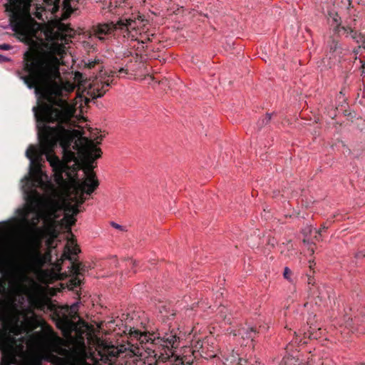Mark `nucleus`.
<instances>
[{"label":"nucleus","mask_w":365,"mask_h":365,"mask_svg":"<svg viewBox=\"0 0 365 365\" xmlns=\"http://www.w3.org/2000/svg\"><path fill=\"white\" fill-rule=\"evenodd\" d=\"M36 121V145L26 150L29 174L21 180L26 202L0 227V274L9 278L16 292L34 300L40 285L29 277L51 262L49 252L39 250L58 236V219L71 230L78 207L88 195V138L76 129L84 110H32Z\"/></svg>","instance_id":"1"},{"label":"nucleus","mask_w":365,"mask_h":365,"mask_svg":"<svg viewBox=\"0 0 365 365\" xmlns=\"http://www.w3.org/2000/svg\"><path fill=\"white\" fill-rule=\"evenodd\" d=\"M73 30L61 20L51 21L44 29L46 39L52 41L45 45L46 50H28L24 53L22 70L26 75L21 76L29 89L34 91H86L90 87L79 71L73 74V81H63L61 76L60 58L66 53L64 43H68Z\"/></svg>","instance_id":"2"},{"label":"nucleus","mask_w":365,"mask_h":365,"mask_svg":"<svg viewBox=\"0 0 365 365\" xmlns=\"http://www.w3.org/2000/svg\"><path fill=\"white\" fill-rule=\"evenodd\" d=\"M130 341L119 346L106 347L99 352L100 359L103 361H112L115 356L135 357V365H158L156 358L163 361L168 360L171 365H191L192 355L179 356L173 349L178 337L173 331L165 333L160 337L155 333L141 332L132 328L130 329Z\"/></svg>","instance_id":"3"},{"label":"nucleus","mask_w":365,"mask_h":365,"mask_svg":"<svg viewBox=\"0 0 365 365\" xmlns=\"http://www.w3.org/2000/svg\"><path fill=\"white\" fill-rule=\"evenodd\" d=\"M48 5L52 6V11L59 8L60 0H43ZM71 0H63V6L66 10L62 19H66L72 13ZM31 0H8L6 10L10 12L9 25L11 30L19 36L22 41H29L35 35V23L30 16Z\"/></svg>","instance_id":"4"},{"label":"nucleus","mask_w":365,"mask_h":365,"mask_svg":"<svg viewBox=\"0 0 365 365\" xmlns=\"http://www.w3.org/2000/svg\"><path fill=\"white\" fill-rule=\"evenodd\" d=\"M0 350L2 352L1 365H17V354L24 349V329L18 319L11 317L5 307H0Z\"/></svg>","instance_id":"5"},{"label":"nucleus","mask_w":365,"mask_h":365,"mask_svg":"<svg viewBox=\"0 0 365 365\" xmlns=\"http://www.w3.org/2000/svg\"><path fill=\"white\" fill-rule=\"evenodd\" d=\"M148 24V21L141 16L133 15L132 17L122 16L115 24L113 21L98 24L93 26V30L94 35L100 40H104L106 36L112 34L117 29L126 32L133 40H138L139 36L143 38L144 35L149 40L146 34Z\"/></svg>","instance_id":"6"},{"label":"nucleus","mask_w":365,"mask_h":365,"mask_svg":"<svg viewBox=\"0 0 365 365\" xmlns=\"http://www.w3.org/2000/svg\"><path fill=\"white\" fill-rule=\"evenodd\" d=\"M78 252L79 249L74 245L73 242H68L61 257L62 261L68 260L71 263V265L68 266L71 275L69 282L72 289L80 287L82 282V274L87 270L85 265L76 260V256Z\"/></svg>","instance_id":"7"},{"label":"nucleus","mask_w":365,"mask_h":365,"mask_svg":"<svg viewBox=\"0 0 365 365\" xmlns=\"http://www.w3.org/2000/svg\"><path fill=\"white\" fill-rule=\"evenodd\" d=\"M58 346L48 339L41 341L37 345V351L35 354V359L41 363L43 361H53L59 360L54 353L58 352Z\"/></svg>","instance_id":"8"},{"label":"nucleus","mask_w":365,"mask_h":365,"mask_svg":"<svg viewBox=\"0 0 365 365\" xmlns=\"http://www.w3.org/2000/svg\"><path fill=\"white\" fill-rule=\"evenodd\" d=\"M341 30L344 31V34H346V36H350L357 43H359L358 49L356 51V53H360L361 55L363 51H365V38L356 31L352 30L350 28L341 27Z\"/></svg>","instance_id":"9"},{"label":"nucleus","mask_w":365,"mask_h":365,"mask_svg":"<svg viewBox=\"0 0 365 365\" xmlns=\"http://www.w3.org/2000/svg\"><path fill=\"white\" fill-rule=\"evenodd\" d=\"M57 327L62 330L66 335L76 329V324L67 315L58 319Z\"/></svg>","instance_id":"10"},{"label":"nucleus","mask_w":365,"mask_h":365,"mask_svg":"<svg viewBox=\"0 0 365 365\" xmlns=\"http://www.w3.org/2000/svg\"><path fill=\"white\" fill-rule=\"evenodd\" d=\"M223 359L225 365H252L247 360L239 357V354L234 351L230 355L224 356Z\"/></svg>","instance_id":"11"},{"label":"nucleus","mask_w":365,"mask_h":365,"mask_svg":"<svg viewBox=\"0 0 365 365\" xmlns=\"http://www.w3.org/2000/svg\"><path fill=\"white\" fill-rule=\"evenodd\" d=\"M342 49L337 41H332L329 45L328 56L332 61H339L341 58Z\"/></svg>","instance_id":"12"},{"label":"nucleus","mask_w":365,"mask_h":365,"mask_svg":"<svg viewBox=\"0 0 365 365\" xmlns=\"http://www.w3.org/2000/svg\"><path fill=\"white\" fill-rule=\"evenodd\" d=\"M320 302L323 306H327L331 303L333 299L331 295V289L327 288L326 287H320L318 288V295L317 296Z\"/></svg>","instance_id":"13"},{"label":"nucleus","mask_w":365,"mask_h":365,"mask_svg":"<svg viewBox=\"0 0 365 365\" xmlns=\"http://www.w3.org/2000/svg\"><path fill=\"white\" fill-rule=\"evenodd\" d=\"M123 73L126 74V71L123 68H120L119 69H116L115 71H110V75L101 80V89H105L106 87H108L111 83H113L115 75L118 76Z\"/></svg>","instance_id":"14"},{"label":"nucleus","mask_w":365,"mask_h":365,"mask_svg":"<svg viewBox=\"0 0 365 365\" xmlns=\"http://www.w3.org/2000/svg\"><path fill=\"white\" fill-rule=\"evenodd\" d=\"M112 346L113 345H108L107 344H106V343H104L103 341H101V344H98V352H97L96 355L93 356L94 361L96 362H98V361H102L104 364H108L109 365H114V364L115 363V359L117 358H118L119 356H115V357L113 358L112 361L109 360V361H108V362H106V361H103V360H101L100 359L101 357L99 356V352L103 351V349L106 347H107V346ZM78 365H91V364H88V363H87L86 361H81Z\"/></svg>","instance_id":"15"},{"label":"nucleus","mask_w":365,"mask_h":365,"mask_svg":"<svg viewBox=\"0 0 365 365\" xmlns=\"http://www.w3.org/2000/svg\"><path fill=\"white\" fill-rule=\"evenodd\" d=\"M192 349L190 348H186L185 352L187 350L189 353H192V355L198 352L201 356H202V354L205 352L204 342L198 339L192 341Z\"/></svg>","instance_id":"16"},{"label":"nucleus","mask_w":365,"mask_h":365,"mask_svg":"<svg viewBox=\"0 0 365 365\" xmlns=\"http://www.w3.org/2000/svg\"><path fill=\"white\" fill-rule=\"evenodd\" d=\"M329 22L336 27L339 32H341V27L340 28L341 18L336 12H330L328 15Z\"/></svg>","instance_id":"17"},{"label":"nucleus","mask_w":365,"mask_h":365,"mask_svg":"<svg viewBox=\"0 0 365 365\" xmlns=\"http://www.w3.org/2000/svg\"><path fill=\"white\" fill-rule=\"evenodd\" d=\"M243 333H240L243 336V337H246L248 339H250L251 341L253 340V338L255 337L256 334V330L253 327H248L246 331L245 329Z\"/></svg>","instance_id":"18"},{"label":"nucleus","mask_w":365,"mask_h":365,"mask_svg":"<svg viewBox=\"0 0 365 365\" xmlns=\"http://www.w3.org/2000/svg\"><path fill=\"white\" fill-rule=\"evenodd\" d=\"M227 309L225 307H221L219 308V313L221 314V317L224 318V320L227 323H231V319L227 317L226 314L224 315L227 312Z\"/></svg>","instance_id":"19"},{"label":"nucleus","mask_w":365,"mask_h":365,"mask_svg":"<svg viewBox=\"0 0 365 365\" xmlns=\"http://www.w3.org/2000/svg\"><path fill=\"white\" fill-rule=\"evenodd\" d=\"M80 303V302H73L70 307L69 314H76L77 313Z\"/></svg>","instance_id":"20"},{"label":"nucleus","mask_w":365,"mask_h":365,"mask_svg":"<svg viewBox=\"0 0 365 365\" xmlns=\"http://www.w3.org/2000/svg\"><path fill=\"white\" fill-rule=\"evenodd\" d=\"M271 118H272V114L267 113L266 114V115L262 119L259 120V123L260 124L261 126L266 125L270 121Z\"/></svg>","instance_id":"21"},{"label":"nucleus","mask_w":365,"mask_h":365,"mask_svg":"<svg viewBox=\"0 0 365 365\" xmlns=\"http://www.w3.org/2000/svg\"><path fill=\"white\" fill-rule=\"evenodd\" d=\"M271 118H272V114L267 113L266 114V115L262 119L259 120V123L260 124L261 126L266 125L270 121Z\"/></svg>","instance_id":"22"},{"label":"nucleus","mask_w":365,"mask_h":365,"mask_svg":"<svg viewBox=\"0 0 365 365\" xmlns=\"http://www.w3.org/2000/svg\"><path fill=\"white\" fill-rule=\"evenodd\" d=\"M99 59L88 60V62L85 63L86 67L88 68H93L96 64L99 63Z\"/></svg>","instance_id":"23"},{"label":"nucleus","mask_w":365,"mask_h":365,"mask_svg":"<svg viewBox=\"0 0 365 365\" xmlns=\"http://www.w3.org/2000/svg\"><path fill=\"white\" fill-rule=\"evenodd\" d=\"M356 101L365 106V93H357Z\"/></svg>","instance_id":"24"},{"label":"nucleus","mask_w":365,"mask_h":365,"mask_svg":"<svg viewBox=\"0 0 365 365\" xmlns=\"http://www.w3.org/2000/svg\"><path fill=\"white\" fill-rule=\"evenodd\" d=\"M292 274V271L289 269V267H285L283 272L284 277L287 279L288 281H291L290 275Z\"/></svg>","instance_id":"25"},{"label":"nucleus","mask_w":365,"mask_h":365,"mask_svg":"<svg viewBox=\"0 0 365 365\" xmlns=\"http://www.w3.org/2000/svg\"><path fill=\"white\" fill-rule=\"evenodd\" d=\"M313 231L314 229H312L310 226H307L302 230V233L304 237H307L309 235L312 234Z\"/></svg>","instance_id":"26"},{"label":"nucleus","mask_w":365,"mask_h":365,"mask_svg":"<svg viewBox=\"0 0 365 365\" xmlns=\"http://www.w3.org/2000/svg\"><path fill=\"white\" fill-rule=\"evenodd\" d=\"M12 46L8 43L0 44V50L9 51L11 49Z\"/></svg>","instance_id":"27"},{"label":"nucleus","mask_w":365,"mask_h":365,"mask_svg":"<svg viewBox=\"0 0 365 365\" xmlns=\"http://www.w3.org/2000/svg\"><path fill=\"white\" fill-rule=\"evenodd\" d=\"M314 232L315 233V235H314V238L317 241H319L320 240V237H321V232H322V230H317V229H314Z\"/></svg>","instance_id":"28"},{"label":"nucleus","mask_w":365,"mask_h":365,"mask_svg":"<svg viewBox=\"0 0 365 365\" xmlns=\"http://www.w3.org/2000/svg\"><path fill=\"white\" fill-rule=\"evenodd\" d=\"M110 225H111V226H112L113 227H114V228H115V229H117V230H124V228H123V227L121 225L118 224V223H116V222H110Z\"/></svg>","instance_id":"29"},{"label":"nucleus","mask_w":365,"mask_h":365,"mask_svg":"<svg viewBox=\"0 0 365 365\" xmlns=\"http://www.w3.org/2000/svg\"><path fill=\"white\" fill-rule=\"evenodd\" d=\"M360 63H362L361 65V74L365 76V62L363 63V61L361 59L359 60Z\"/></svg>","instance_id":"30"},{"label":"nucleus","mask_w":365,"mask_h":365,"mask_svg":"<svg viewBox=\"0 0 365 365\" xmlns=\"http://www.w3.org/2000/svg\"><path fill=\"white\" fill-rule=\"evenodd\" d=\"M9 61V58H7L6 56H5L2 54H0V61L5 62V61Z\"/></svg>","instance_id":"31"},{"label":"nucleus","mask_w":365,"mask_h":365,"mask_svg":"<svg viewBox=\"0 0 365 365\" xmlns=\"http://www.w3.org/2000/svg\"><path fill=\"white\" fill-rule=\"evenodd\" d=\"M130 264H133V267H135L137 265V262L133 259L130 261Z\"/></svg>","instance_id":"32"},{"label":"nucleus","mask_w":365,"mask_h":365,"mask_svg":"<svg viewBox=\"0 0 365 365\" xmlns=\"http://www.w3.org/2000/svg\"><path fill=\"white\" fill-rule=\"evenodd\" d=\"M361 255H362L363 257H365V255H362L361 253H359V254L356 255V257H361Z\"/></svg>","instance_id":"33"},{"label":"nucleus","mask_w":365,"mask_h":365,"mask_svg":"<svg viewBox=\"0 0 365 365\" xmlns=\"http://www.w3.org/2000/svg\"><path fill=\"white\" fill-rule=\"evenodd\" d=\"M215 355H214V354L209 355V357H215Z\"/></svg>","instance_id":"34"},{"label":"nucleus","mask_w":365,"mask_h":365,"mask_svg":"<svg viewBox=\"0 0 365 365\" xmlns=\"http://www.w3.org/2000/svg\"><path fill=\"white\" fill-rule=\"evenodd\" d=\"M324 229H325V227H322V229H320V230H324Z\"/></svg>","instance_id":"35"}]
</instances>
